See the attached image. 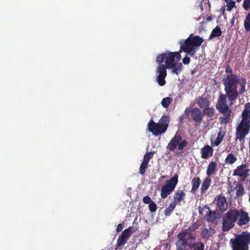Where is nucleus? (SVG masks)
I'll return each mask as SVG.
<instances>
[{"mask_svg":"<svg viewBox=\"0 0 250 250\" xmlns=\"http://www.w3.org/2000/svg\"><path fill=\"white\" fill-rule=\"evenodd\" d=\"M226 72L229 74L222 80L226 94L220 95L216 108L220 113L225 114L224 118L227 123L230 116L229 107L240 95L247 91V80L245 78H240L239 74L232 73V69L229 66L226 67Z\"/></svg>","mask_w":250,"mask_h":250,"instance_id":"nucleus-1","label":"nucleus"},{"mask_svg":"<svg viewBox=\"0 0 250 250\" xmlns=\"http://www.w3.org/2000/svg\"><path fill=\"white\" fill-rule=\"evenodd\" d=\"M241 120L236 130L235 140L244 141L250 130V102L246 103L241 113Z\"/></svg>","mask_w":250,"mask_h":250,"instance_id":"nucleus-2","label":"nucleus"},{"mask_svg":"<svg viewBox=\"0 0 250 250\" xmlns=\"http://www.w3.org/2000/svg\"><path fill=\"white\" fill-rule=\"evenodd\" d=\"M203 42V38L191 34L187 39L179 41L180 47L179 51L180 53L183 51L190 56H194Z\"/></svg>","mask_w":250,"mask_h":250,"instance_id":"nucleus-3","label":"nucleus"},{"mask_svg":"<svg viewBox=\"0 0 250 250\" xmlns=\"http://www.w3.org/2000/svg\"><path fill=\"white\" fill-rule=\"evenodd\" d=\"M181 59V55L179 51H166L157 55L156 62L158 64H160L165 62V65L167 66V69H171L173 67V64L179 62Z\"/></svg>","mask_w":250,"mask_h":250,"instance_id":"nucleus-4","label":"nucleus"},{"mask_svg":"<svg viewBox=\"0 0 250 250\" xmlns=\"http://www.w3.org/2000/svg\"><path fill=\"white\" fill-rule=\"evenodd\" d=\"M232 250H249L250 244V234L242 233L238 234L229 241Z\"/></svg>","mask_w":250,"mask_h":250,"instance_id":"nucleus-5","label":"nucleus"},{"mask_svg":"<svg viewBox=\"0 0 250 250\" xmlns=\"http://www.w3.org/2000/svg\"><path fill=\"white\" fill-rule=\"evenodd\" d=\"M238 212L235 209H230L226 213L222 218V230L228 231L234 227L238 219Z\"/></svg>","mask_w":250,"mask_h":250,"instance_id":"nucleus-6","label":"nucleus"},{"mask_svg":"<svg viewBox=\"0 0 250 250\" xmlns=\"http://www.w3.org/2000/svg\"><path fill=\"white\" fill-rule=\"evenodd\" d=\"M178 182V175L175 173L174 176L166 181L165 184L161 188V197L166 198L174 191Z\"/></svg>","mask_w":250,"mask_h":250,"instance_id":"nucleus-7","label":"nucleus"},{"mask_svg":"<svg viewBox=\"0 0 250 250\" xmlns=\"http://www.w3.org/2000/svg\"><path fill=\"white\" fill-rule=\"evenodd\" d=\"M188 144L186 140H182L181 135L176 133L168 143L167 148L169 151H173L177 147L178 150H182Z\"/></svg>","mask_w":250,"mask_h":250,"instance_id":"nucleus-8","label":"nucleus"},{"mask_svg":"<svg viewBox=\"0 0 250 250\" xmlns=\"http://www.w3.org/2000/svg\"><path fill=\"white\" fill-rule=\"evenodd\" d=\"M177 237L179 241H181L182 246H188L191 249H193L195 246L196 238L192 233L188 231H182Z\"/></svg>","mask_w":250,"mask_h":250,"instance_id":"nucleus-9","label":"nucleus"},{"mask_svg":"<svg viewBox=\"0 0 250 250\" xmlns=\"http://www.w3.org/2000/svg\"><path fill=\"white\" fill-rule=\"evenodd\" d=\"M147 130L152 133L155 136L161 135L167 130V127L165 125L161 126L160 123L154 122L153 119H150L147 125Z\"/></svg>","mask_w":250,"mask_h":250,"instance_id":"nucleus-10","label":"nucleus"},{"mask_svg":"<svg viewBox=\"0 0 250 250\" xmlns=\"http://www.w3.org/2000/svg\"><path fill=\"white\" fill-rule=\"evenodd\" d=\"M156 68L157 81L160 86L164 85L166 82L165 80L167 76V67L165 64L160 63Z\"/></svg>","mask_w":250,"mask_h":250,"instance_id":"nucleus-11","label":"nucleus"},{"mask_svg":"<svg viewBox=\"0 0 250 250\" xmlns=\"http://www.w3.org/2000/svg\"><path fill=\"white\" fill-rule=\"evenodd\" d=\"M250 169L247 168L246 164H243L237 167L233 172V175L239 176L242 181H245L246 178L249 176Z\"/></svg>","mask_w":250,"mask_h":250,"instance_id":"nucleus-12","label":"nucleus"},{"mask_svg":"<svg viewBox=\"0 0 250 250\" xmlns=\"http://www.w3.org/2000/svg\"><path fill=\"white\" fill-rule=\"evenodd\" d=\"M190 115L191 119L197 125L201 124L203 120V114L198 108H193L190 110Z\"/></svg>","mask_w":250,"mask_h":250,"instance_id":"nucleus-13","label":"nucleus"},{"mask_svg":"<svg viewBox=\"0 0 250 250\" xmlns=\"http://www.w3.org/2000/svg\"><path fill=\"white\" fill-rule=\"evenodd\" d=\"M235 211L238 212V218L239 217V220L238 222V224L240 226H243L247 224L250 221L248 213L242 210L235 209Z\"/></svg>","mask_w":250,"mask_h":250,"instance_id":"nucleus-14","label":"nucleus"},{"mask_svg":"<svg viewBox=\"0 0 250 250\" xmlns=\"http://www.w3.org/2000/svg\"><path fill=\"white\" fill-rule=\"evenodd\" d=\"M213 153V148L208 145H205L201 149V157L204 159H207L212 156Z\"/></svg>","mask_w":250,"mask_h":250,"instance_id":"nucleus-15","label":"nucleus"},{"mask_svg":"<svg viewBox=\"0 0 250 250\" xmlns=\"http://www.w3.org/2000/svg\"><path fill=\"white\" fill-rule=\"evenodd\" d=\"M191 183L192 188L190 191L192 194H195L201 184V180L200 177L196 176L192 178Z\"/></svg>","mask_w":250,"mask_h":250,"instance_id":"nucleus-16","label":"nucleus"},{"mask_svg":"<svg viewBox=\"0 0 250 250\" xmlns=\"http://www.w3.org/2000/svg\"><path fill=\"white\" fill-rule=\"evenodd\" d=\"M216 201L218 207L221 211H224L227 209V204L225 196H219L216 199Z\"/></svg>","mask_w":250,"mask_h":250,"instance_id":"nucleus-17","label":"nucleus"},{"mask_svg":"<svg viewBox=\"0 0 250 250\" xmlns=\"http://www.w3.org/2000/svg\"><path fill=\"white\" fill-rule=\"evenodd\" d=\"M186 196V193L183 190H179L175 192L173 196V201L172 202L176 203H180L183 200Z\"/></svg>","mask_w":250,"mask_h":250,"instance_id":"nucleus-18","label":"nucleus"},{"mask_svg":"<svg viewBox=\"0 0 250 250\" xmlns=\"http://www.w3.org/2000/svg\"><path fill=\"white\" fill-rule=\"evenodd\" d=\"M217 164L216 162H210L207 167V175L208 177L215 174L217 171Z\"/></svg>","mask_w":250,"mask_h":250,"instance_id":"nucleus-19","label":"nucleus"},{"mask_svg":"<svg viewBox=\"0 0 250 250\" xmlns=\"http://www.w3.org/2000/svg\"><path fill=\"white\" fill-rule=\"evenodd\" d=\"M205 208H207L208 211L206 216V220L209 222H214L217 218L216 213L215 211L212 212L207 206H205Z\"/></svg>","mask_w":250,"mask_h":250,"instance_id":"nucleus-20","label":"nucleus"},{"mask_svg":"<svg viewBox=\"0 0 250 250\" xmlns=\"http://www.w3.org/2000/svg\"><path fill=\"white\" fill-rule=\"evenodd\" d=\"M215 232V230L212 228H209L208 229L205 228L203 229L201 232L202 237L205 239H208L209 237L212 236Z\"/></svg>","mask_w":250,"mask_h":250,"instance_id":"nucleus-21","label":"nucleus"},{"mask_svg":"<svg viewBox=\"0 0 250 250\" xmlns=\"http://www.w3.org/2000/svg\"><path fill=\"white\" fill-rule=\"evenodd\" d=\"M197 103L201 108H204L206 107H208L210 105L209 100L207 98L203 97L202 96L198 98Z\"/></svg>","mask_w":250,"mask_h":250,"instance_id":"nucleus-22","label":"nucleus"},{"mask_svg":"<svg viewBox=\"0 0 250 250\" xmlns=\"http://www.w3.org/2000/svg\"><path fill=\"white\" fill-rule=\"evenodd\" d=\"M211 182V180L208 177L206 178L204 180V181L201 185V194H204L206 192V191L207 190V189L209 187V186L210 185Z\"/></svg>","mask_w":250,"mask_h":250,"instance_id":"nucleus-23","label":"nucleus"},{"mask_svg":"<svg viewBox=\"0 0 250 250\" xmlns=\"http://www.w3.org/2000/svg\"><path fill=\"white\" fill-rule=\"evenodd\" d=\"M222 31L219 26L215 27L214 29H213L208 39L211 40L213 38H216V37H219L222 36Z\"/></svg>","mask_w":250,"mask_h":250,"instance_id":"nucleus-24","label":"nucleus"},{"mask_svg":"<svg viewBox=\"0 0 250 250\" xmlns=\"http://www.w3.org/2000/svg\"><path fill=\"white\" fill-rule=\"evenodd\" d=\"M176 203L173 202H171L168 206V207H167L164 210V215L166 216H169L173 212V210L176 207Z\"/></svg>","mask_w":250,"mask_h":250,"instance_id":"nucleus-25","label":"nucleus"},{"mask_svg":"<svg viewBox=\"0 0 250 250\" xmlns=\"http://www.w3.org/2000/svg\"><path fill=\"white\" fill-rule=\"evenodd\" d=\"M215 109L213 107H206L204 108L203 111V115H207L211 118L214 117L215 115Z\"/></svg>","mask_w":250,"mask_h":250,"instance_id":"nucleus-26","label":"nucleus"},{"mask_svg":"<svg viewBox=\"0 0 250 250\" xmlns=\"http://www.w3.org/2000/svg\"><path fill=\"white\" fill-rule=\"evenodd\" d=\"M133 228L131 226H130L127 229H125L122 232L121 235L128 240L129 238L131 236L132 233L135 231V230L133 231Z\"/></svg>","mask_w":250,"mask_h":250,"instance_id":"nucleus-27","label":"nucleus"},{"mask_svg":"<svg viewBox=\"0 0 250 250\" xmlns=\"http://www.w3.org/2000/svg\"><path fill=\"white\" fill-rule=\"evenodd\" d=\"M237 161V158L232 153H229L225 160L227 164L232 165Z\"/></svg>","mask_w":250,"mask_h":250,"instance_id":"nucleus-28","label":"nucleus"},{"mask_svg":"<svg viewBox=\"0 0 250 250\" xmlns=\"http://www.w3.org/2000/svg\"><path fill=\"white\" fill-rule=\"evenodd\" d=\"M182 64L181 63H178V62L173 64V67L172 68L171 73L178 75L182 70Z\"/></svg>","mask_w":250,"mask_h":250,"instance_id":"nucleus-29","label":"nucleus"},{"mask_svg":"<svg viewBox=\"0 0 250 250\" xmlns=\"http://www.w3.org/2000/svg\"><path fill=\"white\" fill-rule=\"evenodd\" d=\"M173 99L170 97H167L163 98L161 101V104L164 108H167L170 104L172 103Z\"/></svg>","mask_w":250,"mask_h":250,"instance_id":"nucleus-30","label":"nucleus"},{"mask_svg":"<svg viewBox=\"0 0 250 250\" xmlns=\"http://www.w3.org/2000/svg\"><path fill=\"white\" fill-rule=\"evenodd\" d=\"M169 122V118L167 116L163 115L159 121L161 126L166 125L167 129L168 127V124Z\"/></svg>","mask_w":250,"mask_h":250,"instance_id":"nucleus-31","label":"nucleus"},{"mask_svg":"<svg viewBox=\"0 0 250 250\" xmlns=\"http://www.w3.org/2000/svg\"><path fill=\"white\" fill-rule=\"evenodd\" d=\"M244 27L247 32L250 31V12L246 17L244 21Z\"/></svg>","mask_w":250,"mask_h":250,"instance_id":"nucleus-32","label":"nucleus"},{"mask_svg":"<svg viewBox=\"0 0 250 250\" xmlns=\"http://www.w3.org/2000/svg\"><path fill=\"white\" fill-rule=\"evenodd\" d=\"M155 153V151L146 152L143 157V161L149 164L150 160L153 158Z\"/></svg>","mask_w":250,"mask_h":250,"instance_id":"nucleus-33","label":"nucleus"},{"mask_svg":"<svg viewBox=\"0 0 250 250\" xmlns=\"http://www.w3.org/2000/svg\"><path fill=\"white\" fill-rule=\"evenodd\" d=\"M127 240L125 238L123 237L122 236L120 235L117 241L116 244V249H117L118 248H120L124 245L127 242Z\"/></svg>","mask_w":250,"mask_h":250,"instance_id":"nucleus-34","label":"nucleus"},{"mask_svg":"<svg viewBox=\"0 0 250 250\" xmlns=\"http://www.w3.org/2000/svg\"><path fill=\"white\" fill-rule=\"evenodd\" d=\"M236 189V196L237 197L242 196L245 193L244 186L241 184H238L237 185Z\"/></svg>","mask_w":250,"mask_h":250,"instance_id":"nucleus-35","label":"nucleus"},{"mask_svg":"<svg viewBox=\"0 0 250 250\" xmlns=\"http://www.w3.org/2000/svg\"><path fill=\"white\" fill-rule=\"evenodd\" d=\"M148 164L147 163H146L144 161H142V163L141 164L140 168H139V173L142 175H144L146 171V170L148 167Z\"/></svg>","mask_w":250,"mask_h":250,"instance_id":"nucleus-36","label":"nucleus"},{"mask_svg":"<svg viewBox=\"0 0 250 250\" xmlns=\"http://www.w3.org/2000/svg\"><path fill=\"white\" fill-rule=\"evenodd\" d=\"M223 138V135L222 134V132L220 131L218 133L217 137L215 139L214 145L215 146H218L221 143Z\"/></svg>","mask_w":250,"mask_h":250,"instance_id":"nucleus-37","label":"nucleus"},{"mask_svg":"<svg viewBox=\"0 0 250 250\" xmlns=\"http://www.w3.org/2000/svg\"><path fill=\"white\" fill-rule=\"evenodd\" d=\"M199 226L200 224L198 222H196L189 227L188 230L190 232H194L199 227Z\"/></svg>","mask_w":250,"mask_h":250,"instance_id":"nucleus-38","label":"nucleus"},{"mask_svg":"<svg viewBox=\"0 0 250 250\" xmlns=\"http://www.w3.org/2000/svg\"><path fill=\"white\" fill-rule=\"evenodd\" d=\"M193 248L194 250H204L205 245L202 242H198L195 244Z\"/></svg>","mask_w":250,"mask_h":250,"instance_id":"nucleus-39","label":"nucleus"},{"mask_svg":"<svg viewBox=\"0 0 250 250\" xmlns=\"http://www.w3.org/2000/svg\"><path fill=\"white\" fill-rule=\"evenodd\" d=\"M157 208L156 203L153 201L148 206V209L151 212H154L156 211Z\"/></svg>","mask_w":250,"mask_h":250,"instance_id":"nucleus-40","label":"nucleus"},{"mask_svg":"<svg viewBox=\"0 0 250 250\" xmlns=\"http://www.w3.org/2000/svg\"><path fill=\"white\" fill-rule=\"evenodd\" d=\"M229 3L227 4V10L228 11H231L234 7H235V2L230 0Z\"/></svg>","mask_w":250,"mask_h":250,"instance_id":"nucleus-41","label":"nucleus"},{"mask_svg":"<svg viewBox=\"0 0 250 250\" xmlns=\"http://www.w3.org/2000/svg\"><path fill=\"white\" fill-rule=\"evenodd\" d=\"M243 7L245 10H248L250 8V0H244Z\"/></svg>","mask_w":250,"mask_h":250,"instance_id":"nucleus-42","label":"nucleus"},{"mask_svg":"<svg viewBox=\"0 0 250 250\" xmlns=\"http://www.w3.org/2000/svg\"><path fill=\"white\" fill-rule=\"evenodd\" d=\"M143 201L145 204H149V205L151 203H152V202H153V201H152L150 197L148 196H146L144 197V198L143 199Z\"/></svg>","mask_w":250,"mask_h":250,"instance_id":"nucleus-43","label":"nucleus"},{"mask_svg":"<svg viewBox=\"0 0 250 250\" xmlns=\"http://www.w3.org/2000/svg\"><path fill=\"white\" fill-rule=\"evenodd\" d=\"M190 59L187 56H185L183 59V63L184 64H188L190 63Z\"/></svg>","mask_w":250,"mask_h":250,"instance_id":"nucleus-44","label":"nucleus"},{"mask_svg":"<svg viewBox=\"0 0 250 250\" xmlns=\"http://www.w3.org/2000/svg\"><path fill=\"white\" fill-rule=\"evenodd\" d=\"M124 228V224H119L116 228V231L117 232H119L121 231Z\"/></svg>","mask_w":250,"mask_h":250,"instance_id":"nucleus-45","label":"nucleus"},{"mask_svg":"<svg viewBox=\"0 0 250 250\" xmlns=\"http://www.w3.org/2000/svg\"><path fill=\"white\" fill-rule=\"evenodd\" d=\"M176 250H184V246H182V243L181 244V245L179 243V242H177L176 243Z\"/></svg>","mask_w":250,"mask_h":250,"instance_id":"nucleus-46","label":"nucleus"},{"mask_svg":"<svg viewBox=\"0 0 250 250\" xmlns=\"http://www.w3.org/2000/svg\"><path fill=\"white\" fill-rule=\"evenodd\" d=\"M211 19H212V18L210 17H208V18H207V20L208 21L211 20Z\"/></svg>","mask_w":250,"mask_h":250,"instance_id":"nucleus-47","label":"nucleus"},{"mask_svg":"<svg viewBox=\"0 0 250 250\" xmlns=\"http://www.w3.org/2000/svg\"><path fill=\"white\" fill-rule=\"evenodd\" d=\"M225 0V1H226V2H227V3L229 2V0Z\"/></svg>","mask_w":250,"mask_h":250,"instance_id":"nucleus-48","label":"nucleus"},{"mask_svg":"<svg viewBox=\"0 0 250 250\" xmlns=\"http://www.w3.org/2000/svg\"><path fill=\"white\" fill-rule=\"evenodd\" d=\"M242 0H236L237 2H240V1H241Z\"/></svg>","mask_w":250,"mask_h":250,"instance_id":"nucleus-49","label":"nucleus"},{"mask_svg":"<svg viewBox=\"0 0 250 250\" xmlns=\"http://www.w3.org/2000/svg\"><path fill=\"white\" fill-rule=\"evenodd\" d=\"M194 73V70H193V71H191V73H192V74H193V73Z\"/></svg>","mask_w":250,"mask_h":250,"instance_id":"nucleus-50","label":"nucleus"}]
</instances>
